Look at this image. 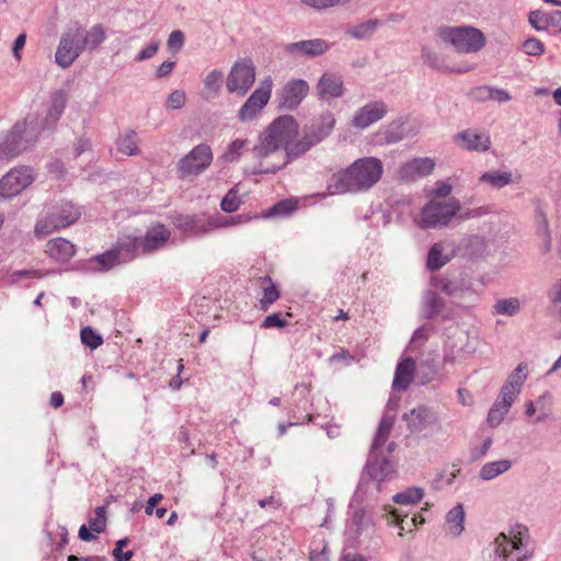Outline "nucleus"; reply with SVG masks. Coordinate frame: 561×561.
<instances>
[{"instance_id": "nucleus-52", "label": "nucleus", "mask_w": 561, "mask_h": 561, "mask_svg": "<svg viewBox=\"0 0 561 561\" xmlns=\"http://www.w3.org/2000/svg\"><path fill=\"white\" fill-rule=\"evenodd\" d=\"M548 298L553 310L561 313V278L549 288Z\"/></svg>"}, {"instance_id": "nucleus-58", "label": "nucleus", "mask_w": 561, "mask_h": 561, "mask_svg": "<svg viewBox=\"0 0 561 561\" xmlns=\"http://www.w3.org/2000/svg\"><path fill=\"white\" fill-rule=\"evenodd\" d=\"M184 45V34L180 30L171 32L169 35L167 46L169 50L178 53Z\"/></svg>"}, {"instance_id": "nucleus-50", "label": "nucleus", "mask_w": 561, "mask_h": 561, "mask_svg": "<svg viewBox=\"0 0 561 561\" xmlns=\"http://www.w3.org/2000/svg\"><path fill=\"white\" fill-rule=\"evenodd\" d=\"M536 230L540 238H548L550 234L549 222L545 211L538 207L535 215Z\"/></svg>"}, {"instance_id": "nucleus-21", "label": "nucleus", "mask_w": 561, "mask_h": 561, "mask_svg": "<svg viewBox=\"0 0 561 561\" xmlns=\"http://www.w3.org/2000/svg\"><path fill=\"white\" fill-rule=\"evenodd\" d=\"M387 112L388 107L382 101L367 103L355 112L352 124L357 128L365 129L385 117Z\"/></svg>"}, {"instance_id": "nucleus-14", "label": "nucleus", "mask_w": 561, "mask_h": 561, "mask_svg": "<svg viewBox=\"0 0 561 561\" xmlns=\"http://www.w3.org/2000/svg\"><path fill=\"white\" fill-rule=\"evenodd\" d=\"M255 81V69L250 60H241L233 65L228 78L227 90L239 96H244Z\"/></svg>"}, {"instance_id": "nucleus-39", "label": "nucleus", "mask_w": 561, "mask_h": 561, "mask_svg": "<svg viewBox=\"0 0 561 561\" xmlns=\"http://www.w3.org/2000/svg\"><path fill=\"white\" fill-rule=\"evenodd\" d=\"M117 150L127 156L139 153L138 138L135 130H127L117 139Z\"/></svg>"}, {"instance_id": "nucleus-10", "label": "nucleus", "mask_w": 561, "mask_h": 561, "mask_svg": "<svg viewBox=\"0 0 561 561\" xmlns=\"http://www.w3.org/2000/svg\"><path fill=\"white\" fill-rule=\"evenodd\" d=\"M211 162V148L207 144H199L178 161V178L182 181L191 182L205 172Z\"/></svg>"}, {"instance_id": "nucleus-49", "label": "nucleus", "mask_w": 561, "mask_h": 561, "mask_svg": "<svg viewBox=\"0 0 561 561\" xmlns=\"http://www.w3.org/2000/svg\"><path fill=\"white\" fill-rule=\"evenodd\" d=\"M245 144H247L245 139L233 140L229 145L226 152H224V154L220 157V159L228 163L237 161L240 158L242 150L245 147Z\"/></svg>"}, {"instance_id": "nucleus-46", "label": "nucleus", "mask_w": 561, "mask_h": 561, "mask_svg": "<svg viewBox=\"0 0 561 561\" xmlns=\"http://www.w3.org/2000/svg\"><path fill=\"white\" fill-rule=\"evenodd\" d=\"M423 306L430 316H434L443 311L444 300L435 290H427L423 297Z\"/></svg>"}, {"instance_id": "nucleus-27", "label": "nucleus", "mask_w": 561, "mask_h": 561, "mask_svg": "<svg viewBox=\"0 0 561 561\" xmlns=\"http://www.w3.org/2000/svg\"><path fill=\"white\" fill-rule=\"evenodd\" d=\"M421 58L425 65L434 70H438L442 72H455L462 73L468 72L472 69V67H454L449 66L444 56L433 50L430 47H423L421 53Z\"/></svg>"}, {"instance_id": "nucleus-6", "label": "nucleus", "mask_w": 561, "mask_h": 561, "mask_svg": "<svg viewBox=\"0 0 561 561\" xmlns=\"http://www.w3.org/2000/svg\"><path fill=\"white\" fill-rule=\"evenodd\" d=\"M461 210V203L456 197L448 201L427 202L420 213L417 225L423 229H442Z\"/></svg>"}, {"instance_id": "nucleus-41", "label": "nucleus", "mask_w": 561, "mask_h": 561, "mask_svg": "<svg viewBox=\"0 0 561 561\" xmlns=\"http://www.w3.org/2000/svg\"><path fill=\"white\" fill-rule=\"evenodd\" d=\"M377 26V20H367L363 23L348 27L346 34L355 39H367L375 34Z\"/></svg>"}, {"instance_id": "nucleus-55", "label": "nucleus", "mask_w": 561, "mask_h": 561, "mask_svg": "<svg viewBox=\"0 0 561 561\" xmlns=\"http://www.w3.org/2000/svg\"><path fill=\"white\" fill-rule=\"evenodd\" d=\"M128 543V538H123L116 541L115 548L113 550V557L115 561H130L133 557V551L128 550L126 552H123V548L126 547Z\"/></svg>"}, {"instance_id": "nucleus-40", "label": "nucleus", "mask_w": 561, "mask_h": 561, "mask_svg": "<svg viewBox=\"0 0 561 561\" xmlns=\"http://www.w3.org/2000/svg\"><path fill=\"white\" fill-rule=\"evenodd\" d=\"M260 286L263 290V297L260 300V305L261 309L265 310L270 305L278 299L279 293L276 285L272 283V279L268 276L260 278Z\"/></svg>"}, {"instance_id": "nucleus-18", "label": "nucleus", "mask_w": 561, "mask_h": 561, "mask_svg": "<svg viewBox=\"0 0 561 561\" xmlns=\"http://www.w3.org/2000/svg\"><path fill=\"white\" fill-rule=\"evenodd\" d=\"M394 470L393 465L389 459L381 457L379 453L373 456L370 451L367 463L365 466V472L369 480L374 484L376 492L380 491V484L386 480Z\"/></svg>"}, {"instance_id": "nucleus-11", "label": "nucleus", "mask_w": 561, "mask_h": 561, "mask_svg": "<svg viewBox=\"0 0 561 561\" xmlns=\"http://www.w3.org/2000/svg\"><path fill=\"white\" fill-rule=\"evenodd\" d=\"M81 38L82 27L79 25H73L62 33L55 54V62L60 68H69L84 50Z\"/></svg>"}, {"instance_id": "nucleus-54", "label": "nucleus", "mask_w": 561, "mask_h": 561, "mask_svg": "<svg viewBox=\"0 0 561 561\" xmlns=\"http://www.w3.org/2000/svg\"><path fill=\"white\" fill-rule=\"evenodd\" d=\"M524 51L529 56H540L545 53V46L541 41L530 37L523 43Z\"/></svg>"}, {"instance_id": "nucleus-63", "label": "nucleus", "mask_w": 561, "mask_h": 561, "mask_svg": "<svg viewBox=\"0 0 561 561\" xmlns=\"http://www.w3.org/2000/svg\"><path fill=\"white\" fill-rule=\"evenodd\" d=\"M25 43H26V33L23 32L20 35H18V37L15 38V41L13 43L12 53H13V56L15 57V59H18V60L21 59L20 51L23 49Z\"/></svg>"}, {"instance_id": "nucleus-32", "label": "nucleus", "mask_w": 561, "mask_h": 561, "mask_svg": "<svg viewBox=\"0 0 561 561\" xmlns=\"http://www.w3.org/2000/svg\"><path fill=\"white\" fill-rule=\"evenodd\" d=\"M514 401H508L507 403L506 400H503L501 398L500 393L488 413V424L491 427H497L503 422L505 415L508 413Z\"/></svg>"}, {"instance_id": "nucleus-56", "label": "nucleus", "mask_w": 561, "mask_h": 561, "mask_svg": "<svg viewBox=\"0 0 561 561\" xmlns=\"http://www.w3.org/2000/svg\"><path fill=\"white\" fill-rule=\"evenodd\" d=\"M240 206V199L234 191H229L221 201V209L226 213H233Z\"/></svg>"}, {"instance_id": "nucleus-33", "label": "nucleus", "mask_w": 561, "mask_h": 561, "mask_svg": "<svg viewBox=\"0 0 561 561\" xmlns=\"http://www.w3.org/2000/svg\"><path fill=\"white\" fill-rule=\"evenodd\" d=\"M67 100V93L62 90H58L51 94L50 105L46 117L48 124H54L59 119L65 111Z\"/></svg>"}, {"instance_id": "nucleus-22", "label": "nucleus", "mask_w": 561, "mask_h": 561, "mask_svg": "<svg viewBox=\"0 0 561 561\" xmlns=\"http://www.w3.org/2000/svg\"><path fill=\"white\" fill-rule=\"evenodd\" d=\"M411 433H421L427 426L437 422L436 413L426 405H417L403 414Z\"/></svg>"}, {"instance_id": "nucleus-43", "label": "nucleus", "mask_w": 561, "mask_h": 561, "mask_svg": "<svg viewBox=\"0 0 561 561\" xmlns=\"http://www.w3.org/2000/svg\"><path fill=\"white\" fill-rule=\"evenodd\" d=\"M424 496V490L420 486H410L407 490L397 493L393 502L402 505L415 504Z\"/></svg>"}, {"instance_id": "nucleus-31", "label": "nucleus", "mask_w": 561, "mask_h": 561, "mask_svg": "<svg viewBox=\"0 0 561 561\" xmlns=\"http://www.w3.org/2000/svg\"><path fill=\"white\" fill-rule=\"evenodd\" d=\"M512 466L513 462L510 459L490 461L481 467L479 477L484 481H490L508 471Z\"/></svg>"}, {"instance_id": "nucleus-16", "label": "nucleus", "mask_w": 561, "mask_h": 561, "mask_svg": "<svg viewBox=\"0 0 561 561\" xmlns=\"http://www.w3.org/2000/svg\"><path fill=\"white\" fill-rule=\"evenodd\" d=\"M271 98V82L261 85L248 98L245 103L238 112V118L241 122H249L264 108Z\"/></svg>"}, {"instance_id": "nucleus-12", "label": "nucleus", "mask_w": 561, "mask_h": 561, "mask_svg": "<svg viewBox=\"0 0 561 561\" xmlns=\"http://www.w3.org/2000/svg\"><path fill=\"white\" fill-rule=\"evenodd\" d=\"M173 224L185 233L201 237L216 228L226 226L227 221L221 216L178 215L174 217Z\"/></svg>"}, {"instance_id": "nucleus-5", "label": "nucleus", "mask_w": 561, "mask_h": 561, "mask_svg": "<svg viewBox=\"0 0 561 561\" xmlns=\"http://www.w3.org/2000/svg\"><path fill=\"white\" fill-rule=\"evenodd\" d=\"M81 216L79 207L70 202H59L50 206L42 218L35 225V234L43 238L58 229L69 227Z\"/></svg>"}, {"instance_id": "nucleus-20", "label": "nucleus", "mask_w": 561, "mask_h": 561, "mask_svg": "<svg viewBox=\"0 0 561 561\" xmlns=\"http://www.w3.org/2000/svg\"><path fill=\"white\" fill-rule=\"evenodd\" d=\"M435 168L432 158H414L403 163L398 170V179L404 182L416 181L430 175Z\"/></svg>"}, {"instance_id": "nucleus-60", "label": "nucleus", "mask_w": 561, "mask_h": 561, "mask_svg": "<svg viewBox=\"0 0 561 561\" xmlns=\"http://www.w3.org/2000/svg\"><path fill=\"white\" fill-rule=\"evenodd\" d=\"M159 42L150 43L146 48H144L135 58L136 61H144L152 58L159 49Z\"/></svg>"}, {"instance_id": "nucleus-35", "label": "nucleus", "mask_w": 561, "mask_h": 561, "mask_svg": "<svg viewBox=\"0 0 561 561\" xmlns=\"http://www.w3.org/2000/svg\"><path fill=\"white\" fill-rule=\"evenodd\" d=\"M446 245L443 242H437L432 245L427 254V267L431 271H437L446 265L450 257L445 254Z\"/></svg>"}, {"instance_id": "nucleus-3", "label": "nucleus", "mask_w": 561, "mask_h": 561, "mask_svg": "<svg viewBox=\"0 0 561 561\" xmlns=\"http://www.w3.org/2000/svg\"><path fill=\"white\" fill-rule=\"evenodd\" d=\"M139 255H141L139 237L125 234L119 237L116 244L108 251L90 260L88 268L94 272H106L115 265L129 262Z\"/></svg>"}, {"instance_id": "nucleus-51", "label": "nucleus", "mask_w": 561, "mask_h": 561, "mask_svg": "<svg viewBox=\"0 0 561 561\" xmlns=\"http://www.w3.org/2000/svg\"><path fill=\"white\" fill-rule=\"evenodd\" d=\"M222 78H224V75L221 71H219V70L210 71L204 80L205 89H207L208 91H210L213 93H217L221 87Z\"/></svg>"}, {"instance_id": "nucleus-8", "label": "nucleus", "mask_w": 561, "mask_h": 561, "mask_svg": "<svg viewBox=\"0 0 561 561\" xmlns=\"http://www.w3.org/2000/svg\"><path fill=\"white\" fill-rule=\"evenodd\" d=\"M335 118L333 113L327 111L320 114L310 125L304 127L302 135L290 149L294 156H302L312 147L324 140L333 130Z\"/></svg>"}, {"instance_id": "nucleus-47", "label": "nucleus", "mask_w": 561, "mask_h": 561, "mask_svg": "<svg viewBox=\"0 0 561 561\" xmlns=\"http://www.w3.org/2000/svg\"><path fill=\"white\" fill-rule=\"evenodd\" d=\"M551 12L534 10L528 13V22L536 31H547L550 27Z\"/></svg>"}, {"instance_id": "nucleus-34", "label": "nucleus", "mask_w": 561, "mask_h": 561, "mask_svg": "<svg viewBox=\"0 0 561 561\" xmlns=\"http://www.w3.org/2000/svg\"><path fill=\"white\" fill-rule=\"evenodd\" d=\"M479 182L489 184L491 187L500 190L512 184L514 179L511 171H489L479 178Z\"/></svg>"}, {"instance_id": "nucleus-37", "label": "nucleus", "mask_w": 561, "mask_h": 561, "mask_svg": "<svg viewBox=\"0 0 561 561\" xmlns=\"http://www.w3.org/2000/svg\"><path fill=\"white\" fill-rule=\"evenodd\" d=\"M393 426V419L391 416H383L378 425L370 451L373 453V456L376 453H379V449L383 446V444L387 442L390 431Z\"/></svg>"}, {"instance_id": "nucleus-48", "label": "nucleus", "mask_w": 561, "mask_h": 561, "mask_svg": "<svg viewBox=\"0 0 561 561\" xmlns=\"http://www.w3.org/2000/svg\"><path fill=\"white\" fill-rule=\"evenodd\" d=\"M80 337L82 344L90 347L91 350L98 348L103 343V337L100 333L93 330L91 327H84L81 329Z\"/></svg>"}, {"instance_id": "nucleus-28", "label": "nucleus", "mask_w": 561, "mask_h": 561, "mask_svg": "<svg viewBox=\"0 0 561 561\" xmlns=\"http://www.w3.org/2000/svg\"><path fill=\"white\" fill-rule=\"evenodd\" d=\"M415 371V360L413 358L407 357L399 362L396 368L392 388L396 391H405L413 381Z\"/></svg>"}, {"instance_id": "nucleus-42", "label": "nucleus", "mask_w": 561, "mask_h": 561, "mask_svg": "<svg viewBox=\"0 0 561 561\" xmlns=\"http://www.w3.org/2000/svg\"><path fill=\"white\" fill-rule=\"evenodd\" d=\"M416 376L422 385L438 379L439 369L433 360H423L417 370Z\"/></svg>"}, {"instance_id": "nucleus-1", "label": "nucleus", "mask_w": 561, "mask_h": 561, "mask_svg": "<svg viewBox=\"0 0 561 561\" xmlns=\"http://www.w3.org/2000/svg\"><path fill=\"white\" fill-rule=\"evenodd\" d=\"M297 136L298 123L293 116L284 115L273 121L253 148V156L259 161L253 173H275L297 159L299 156H294L290 150L297 144Z\"/></svg>"}, {"instance_id": "nucleus-7", "label": "nucleus", "mask_w": 561, "mask_h": 561, "mask_svg": "<svg viewBox=\"0 0 561 561\" xmlns=\"http://www.w3.org/2000/svg\"><path fill=\"white\" fill-rule=\"evenodd\" d=\"M437 35L458 53H476L485 45L483 33L470 26H444L437 31Z\"/></svg>"}, {"instance_id": "nucleus-15", "label": "nucleus", "mask_w": 561, "mask_h": 561, "mask_svg": "<svg viewBox=\"0 0 561 561\" xmlns=\"http://www.w3.org/2000/svg\"><path fill=\"white\" fill-rule=\"evenodd\" d=\"M309 84L304 79H291L278 94L279 107L287 111L296 110L306 99Z\"/></svg>"}, {"instance_id": "nucleus-36", "label": "nucleus", "mask_w": 561, "mask_h": 561, "mask_svg": "<svg viewBox=\"0 0 561 561\" xmlns=\"http://www.w3.org/2000/svg\"><path fill=\"white\" fill-rule=\"evenodd\" d=\"M524 304L525 300H520L517 297H510L497 300L493 306V310L497 314L513 316L526 311L525 308L523 307Z\"/></svg>"}, {"instance_id": "nucleus-38", "label": "nucleus", "mask_w": 561, "mask_h": 561, "mask_svg": "<svg viewBox=\"0 0 561 561\" xmlns=\"http://www.w3.org/2000/svg\"><path fill=\"white\" fill-rule=\"evenodd\" d=\"M381 140L387 144H397L405 137L403 122L400 119L391 122L380 131Z\"/></svg>"}, {"instance_id": "nucleus-57", "label": "nucleus", "mask_w": 561, "mask_h": 561, "mask_svg": "<svg viewBox=\"0 0 561 561\" xmlns=\"http://www.w3.org/2000/svg\"><path fill=\"white\" fill-rule=\"evenodd\" d=\"M185 101V92L182 90H174L167 99V106L171 110H180L184 106Z\"/></svg>"}, {"instance_id": "nucleus-13", "label": "nucleus", "mask_w": 561, "mask_h": 561, "mask_svg": "<svg viewBox=\"0 0 561 561\" xmlns=\"http://www.w3.org/2000/svg\"><path fill=\"white\" fill-rule=\"evenodd\" d=\"M35 178L36 173L31 167L11 169L0 180V197L11 198L19 195L35 181Z\"/></svg>"}, {"instance_id": "nucleus-26", "label": "nucleus", "mask_w": 561, "mask_h": 561, "mask_svg": "<svg viewBox=\"0 0 561 561\" xmlns=\"http://www.w3.org/2000/svg\"><path fill=\"white\" fill-rule=\"evenodd\" d=\"M518 530L512 538L504 534H500L495 539V554L503 561H510V556L514 551H518L524 546L522 536L527 534V528L518 526Z\"/></svg>"}, {"instance_id": "nucleus-9", "label": "nucleus", "mask_w": 561, "mask_h": 561, "mask_svg": "<svg viewBox=\"0 0 561 561\" xmlns=\"http://www.w3.org/2000/svg\"><path fill=\"white\" fill-rule=\"evenodd\" d=\"M431 282L436 290L445 293L455 305L463 309L474 305L479 299L469 279L463 276H434Z\"/></svg>"}, {"instance_id": "nucleus-17", "label": "nucleus", "mask_w": 561, "mask_h": 561, "mask_svg": "<svg viewBox=\"0 0 561 561\" xmlns=\"http://www.w3.org/2000/svg\"><path fill=\"white\" fill-rule=\"evenodd\" d=\"M330 45L323 38L306 39L286 44L284 51L295 58L307 57L314 58L323 55Z\"/></svg>"}, {"instance_id": "nucleus-64", "label": "nucleus", "mask_w": 561, "mask_h": 561, "mask_svg": "<svg viewBox=\"0 0 561 561\" xmlns=\"http://www.w3.org/2000/svg\"><path fill=\"white\" fill-rule=\"evenodd\" d=\"M174 66H175V61H170V60L163 61L158 67L157 71H156V77L164 78V77L169 76L172 72Z\"/></svg>"}, {"instance_id": "nucleus-29", "label": "nucleus", "mask_w": 561, "mask_h": 561, "mask_svg": "<svg viewBox=\"0 0 561 561\" xmlns=\"http://www.w3.org/2000/svg\"><path fill=\"white\" fill-rule=\"evenodd\" d=\"M45 252L49 257L66 262L75 254V245L64 238H55L46 243Z\"/></svg>"}, {"instance_id": "nucleus-62", "label": "nucleus", "mask_w": 561, "mask_h": 561, "mask_svg": "<svg viewBox=\"0 0 561 561\" xmlns=\"http://www.w3.org/2000/svg\"><path fill=\"white\" fill-rule=\"evenodd\" d=\"M491 100L499 103H506L512 100V96L503 89L491 87Z\"/></svg>"}, {"instance_id": "nucleus-30", "label": "nucleus", "mask_w": 561, "mask_h": 561, "mask_svg": "<svg viewBox=\"0 0 561 561\" xmlns=\"http://www.w3.org/2000/svg\"><path fill=\"white\" fill-rule=\"evenodd\" d=\"M465 510L461 504L454 506L446 515V530L454 537H458L463 531Z\"/></svg>"}, {"instance_id": "nucleus-45", "label": "nucleus", "mask_w": 561, "mask_h": 561, "mask_svg": "<svg viewBox=\"0 0 561 561\" xmlns=\"http://www.w3.org/2000/svg\"><path fill=\"white\" fill-rule=\"evenodd\" d=\"M393 516L394 523L400 528V536H403V531H413L414 527L424 523V518L417 514L410 517L409 515L401 516L399 513L393 512Z\"/></svg>"}, {"instance_id": "nucleus-59", "label": "nucleus", "mask_w": 561, "mask_h": 561, "mask_svg": "<svg viewBox=\"0 0 561 561\" xmlns=\"http://www.w3.org/2000/svg\"><path fill=\"white\" fill-rule=\"evenodd\" d=\"M42 276V273L36 270H21L15 271L10 275V282L15 284L25 278H41Z\"/></svg>"}, {"instance_id": "nucleus-61", "label": "nucleus", "mask_w": 561, "mask_h": 561, "mask_svg": "<svg viewBox=\"0 0 561 561\" xmlns=\"http://www.w3.org/2000/svg\"><path fill=\"white\" fill-rule=\"evenodd\" d=\"M453 192V186L446 182L438 181L435 183L433 195L436 197H448Z\"/></svg>"}, {"instance_id": "nucleus-24", "label": "nucleus", "mask_w": 561, "mask_h": 561, "mask_svg": "<svg viewBox=\"0 0 561 561\" xmlns=\"http://www.w3.org/2000/svg\"><path fill=\"white\" fill-rule=\"evenodd\" d=\"M458 147L467 151L485 152L491 147V139L485 134H479L472 129H466L455 136Z\"/></svg>"}, {"instance_id": "nucleus-19", "label": "nucleus", "mask_w": 561, "mask_h": 561, "mask_svg": "<svg viewBox=\"0 0 561 561\" xmlns=\"http://www.w3.org/2000/svg\"><path fill=\"white\" fill-rule=\"evenodd\" d=\"M141 254H151L164 248L171 237L170 230L162 224L149 227L144 236H138Z\"/></svg>"}, {"instance_id": "nucleus-44", "label": "nucleus", "mask_w": 561, "mask_h": 561, "mask_svg": "<svg viewBox=\"0 0 561 561\" xmlns=\"http://www.w3.org/2000/svg\"><path fill=\"white\" fill-rule=\"evenodd\" d=\"M105 38L104 31L101 25H94L90 31L82 27V44L83 47L90 49L96 48Z\"/></svg>"}, {"instance_id": "nucleus-2", "label": "nucleus", "mask_w": 561, "mask_h": 561, "mask_svg": "<svg viewBox=\"0 0 561 561\" xmlns=\"http://www.w3.org/2000/svg\"><path fill=\"white\" fill-rule=\"evenodd\" d=\"M383 165L378 158L357 159L332 176L328 191L332 195L368 191L381 179Z\"/></svg>"}, {"instance_id": "nucleus-23", "label": "nucleus", "mask_w": 561, "mask_h": 561, "mask_svg": "<svg viewBox=\"0 0 561 561\" xmlns=\"http://www.w3.org/2000/svg\"><path fill=\"white\" fill-rule=\"evenodd\" d=\"M316 91L322 101L339 99L344 92L343 80L335 73L324 72L316 85Z\"/></svg>"}, {"instance_id": "nucleus-25", "label": "nucleus", "mask_w": 561, "mask_h": 561, "mask_svg": "<svg viewBox=\"0 0 561 561\" xmlns=\"http://www.w3.org/2000/svg\"><path fill=\"white\" fill-rule=\"evenodd\" d=\"M527 370L528 367L525 363H520L517 367L511 373L506 382L501 388V398L503 400L515 401L517 396L519 394L522 387L524 386L527 379Z\"/></svg>"}, {"instance_id": "nucleus-53", "label": "nucleus", "mask_w": 561, "mask_h": 561, "mask_svg": "<svg viewBox=\"0 0 561 561\" xmlns=\"http://www.w3.org/2000/svg\"><path fill=\"white\" fill-rule=\"evenodd\" d=\"M491 213V207L490 206H480V207H476V208H471V209H466L463 211H459L457 214L459 220H469V219H473V218H481L483 216H486Z\"/></svg>"}, {"instance_id": "nucleus-4", "label": "nucleus", "mask_w": 561, "mask_h": 561, "mask_svg": "<svg viewBox=\"0 0 561 561\" xmlns=\"http://www.w3.org/2000/svg\"><path fill=\"white\" fill-rule=\"evenodd\" d=\"M38 133L39 126L35 118L15 123L0 142V157L10 159L19 156L36 141Z\"/></svg>"}]
</instances>
